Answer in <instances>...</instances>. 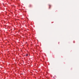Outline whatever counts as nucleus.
I'll return each instance as SVG.
<instances>
[{"instance_id": "nucleus-1", "label": "nucleus", "mask_w": 79, "mask_h": 79, "mask_svg": "<svg viewBox=\"0 0 79 79\" xmlns=\"http://www.w3.org/2000/svg\"><path fill=\"white\" fill-rule=\"evenodd\" d=\"M28 55V54H27L26 56H27Z\"/></svg>"}]
</instances>
